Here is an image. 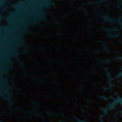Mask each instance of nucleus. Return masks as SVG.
<instances>
[{
    "instance_id": "nucleus-1",
    "label": "nucleus",
    "mask_w": 122,
    "mask_h": 122,
    "mask_svg": "<svg viewBox=\"0 0 122 122\" xmlns=\"http://www.w3.org/2000/svg\"><path fill=\"white\" fill-rule=\"evenodd\" d=\"M1 23L3 25H6V24L7 22L5 20H3L1 22Z\"/></svg>"
},
{
    "instance_id": "nucleus-2",
    "label": "nucleus",
    "mask_w": 122,
    "mask_h": 122,
    "mask_svg": "<svg viewBox=\"0 0 122 122\" xmlns=\"http://www.w3.org/2000/svg\"><path fill=\"white\" fill-rule=\"evenodd\" d=\"M112 97L114 98H116V95L114 94H113Z\"/></svg>"
},
{
    "instance_id": "nucleus-3",
    "label": "nucleus",
    "mask_w": 122,
    "mask_h": 122,
    "mask_svg": "<svg viewBox=\"0 0 122 122\" xmlns=\"http://www.w3.org/2000/svg\"><path fill=\"white\" fill-rule=\"evenodd\" d=\"M120 121L122 122V117H120V118L119 119Z\"/></svg>"
},
{
    "instance_id": "nucleus-4",
    "label": "nucleus",
    "mask_w": 122,
    "mask_h": 122,
    "mask_svg": "<svg viewBox=\"0 0 122 122\" xmlns=\"http://www.w3.org/2000/svg\"><path fill=\"white\" fill-rule=\"evenodd\" d=\"M119 96H120V97H122L121 96V95L120 94H119Z\"/></svg>"
},
{
    "instance_id": "nucleus-5",
    "label": "nucleus",
    "mask_w": 122,
    "mask_h": 122,
    "mask_svg": "<svg viewBox=\"0 0 122 122\" xmlns=\"http://www.w3.org/2000/svg\"><path fill=\"white\" fill-rule=\"evenodd\" d=\"M121 87H121V86L120 87V89H121Z\"/></svg>"
}]
</instances>
